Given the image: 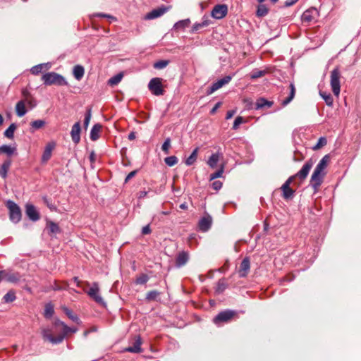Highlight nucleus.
Wrapping results in <instances>:
<instances>
[{"label": "nucleus", "instance_id": "obj_1", "mask_svg": "<svg viewBox=\"0 0 361 361\" xmlns=\"http://www.w3.org/2000/svg\"><path fill=\"white\" fill-rule=\"evenodd\" d=\"M329 161V155H325L323 157V158L319 161L315 167L314 172L312 174L310 185L314 189V192L318 190V188L323 182L324 177L326 174L325 169L327 167Z\"/></svg>", "mask_w": 361, "mask_h": 361}, {"label": "nucleus", "instance_id": "obj_2", "mask_svg": "<svg viewBox=\"0 0 361 361\" xmlns=\"http://www.w3.org/2000/svg\"><path fill=\"white\" fill-rule=\"evenodd\" d=\"M56 325H61L63 326V332L61 334L57 336H53L51 334V330L49 329H44L42 331V337L44 340H47L49 342H51L53 344H59L61 343L66 336L69 333H75L78 329L77 328H71L68 326L64 322L61 321H56Z\"/></svg>", "mask_w": 361, "mask_h": 361}, {"label": "nucleus", "instance_id": "obj_3", "mask_svg": "<svg viewBox=\"0 0 361 361\" xmlns=\"http://www.w3.org/2000/svg\"><path fill=\"white\" fill-rule=\"evenodd\" d=\"M42 80H43L45 85H68V82L64 77L55 72H49L44 74L42 77Z\"/></svg>", "mask_w": 361, "mask_h": 361}, {"label": "nucleus", "instance_id": "obj_4", "mask_svg": "<svg viewBox=\"0 0 361 361\" xmlns=\"http://www.w3.org/2000/svg\"><path fill=\"white\" fill-rule=\"evenodd\" d=\"M236 315L237 312L235 310H225L220 312L213 318V322L217 326H221L224 323L230 322Z\"/></svg>", "mask_w": 361, "mask_h": 361}, {"label": "nucleus", "instance_id": "obj_5", "mask_svg": "<svg viewBox=\"0 0 361 361\" xmlns=\"http://www.w3.org/2000/svg\"><path fill=\"white\" fill-rule=\"evenodd\" d=\"M88 296L93 300L96 303L99 304L102 307L106 306V302L104 301L103 298L100 294V289L99 286V283L97 282H94L90 289L86 291Z\"/></svg>", "mask_w": 361, "mask_h": 361}, {"label": "nucleus", "instance_id": "obj_6", "mask_svg": "<svg viewBox=\"0 0 361 361\" xmlns=\"http://www.w3.org/2000/svg\"><path fill=\"white\" fill-rule=\"evenodd\" d=\"M330 77V85L332 92L336 97H338L341 90L340 79L341 77L338 68H335L331 71Z\"/></svg>", "mask_w": 361, "mask_h": 361}, {"label": "nucleus", "instance_id": "obj_7", "mask_svg": "<svg viewBox=\"0 0 361 361\" xmlns=\"http://www.w3.org/2000/svg\"><path fill=\"white\" fill-rule=\"evenodd\" d=\"M6 207L9 210L10 220L14 224L18 223L22 216L20 207L12 200L7 201Z\"/></svg>", "mask_w": 361, "mask_h": 361}, {"label": "nucleus", "instance_id": "obj_8", "mask_svg": "<svg viewBox=\"0 0 361 361\" xmlns=\"http://www.w3.org/2000/svg\"><path fill=\"white\" fill-rule=\"evenodd\" d=\"M149 91L155 96L163 95L164 90L162 85V79L160 78H154L148 83Z\"/></svg>", "mask_w": 361, "mask_h": 361}, {"label": "nucleus", "instance_id": "obj_9", "mask_svg": "<svg viewBox=\"0 0 361 361\" xmlns=\"http://www.w3.org/2000/svg\"><path fill=\"white\" fill-rule=\"evenodd\" d=\"M314 165V161L312 159L307 160L302 169L294 176H292L291 177H293V180L295 178H298L300 181H303L306 179L310 171Z\"/></svg>", "mask_w": 361, "mask_h": 361}, {"label": "nucleus", "instance_id": "obj_10", "mask_svg": "<svg viewBox=\"0 0 361 361\" xmlns=\"http://www.w3.org/2000/svg\"><path fill=\"white\" fill-rule=\"evenodd\" d=\"M228 13V6L226 4L216 5L212 11V16L215 19H222Z\"/></svg>", "mask_w": 361, "mask_h": 361}, {"label": "nucleus", "instance_id": "obj_11", "mask_svg": "<svg viewBox=\"0 0 361 361\" xmlns=\"http://www.w3.org/2000/svg\"><path fill=\"white\" fill-rule=\"evenodd\" d=\"M232 79V77L231 75H226L223 78H221L214 82L207 90V94H210L216 91L217 90L222 87L224 85L228 84Z\"/></svg>", "mask_w": 361, "mask_h": 361}, {"label": "nucleus", "instance_id": "obj_12", "mask_svg": "<svg viewBox=\"0 0 361 361\" xmlns=\"http://www.w3.org/2000/svg\"><path fill=\"white\" fill-rule=\"evenodd\" d=\"M293 181V177H289L281 186L283 197L286 200L293 197L295 191L290 188V185Z\"/></svg>", "mask_w": 361, "mask_h": 361}, {"label": "nucleus", "instance_id": "obj_13", "mask_svg": "<svg viewBox=\"0 0 361 361\" xmlns=\"http://www.w3.org/2000/svg\"><path fill=\"white\" fill-rule=\"evenodd\" d=\"M318 12L316 8H310L306 10L301 16L302 22L304 23H310L316 21Z\"/></svg>", "mask_w": 361, "mask_h": 361}, {"label": "nucleus", "instance_id": "obj_14", "mask_svg": "<svg viewBox=\"0 0 361 361\" xmlns=\"http://www.w3.org/2000/svg\"><path fill=\"white\" fill-rule=\"evenodd\" d=\"M4 276V280L10 283H17L20 280L21 276L18 272L1 270Z\"/></svg>", "mask_w": 361, "mask_h": 361}, {"label": "nucleus", "instance_id": "obj_15", "mask_svg": "<svg viewBox=\"0 0 361 361\" xmlns=\"http://www.w3.org/2000/svg\"><path fill=\"white\" fill-rule=\"evenodd\" d=\"M212 218L210 215L206 214L202 218H201L198 222V226L201 231L206 232L212 226Z\"/></svg>", "mask_w": 361, "mask_h": 361}, {"label": "nucleus", "instance_id": "obj_16", "mask_svg": "<svg viewBox=\"0 0 361 361\" xmlns=\"http://www.w3.org/2000/svg\"><path fill=\"white\" fill-rule=\"evenodd\" d=\"M25 213L28 218L32 221H37L39 219L40 216L36 207L31 204H27L25 206Z\"/></svg>", "mask_w": 361, "mask_h": 361}, {"label": "nucleus", "instance_id": "obj_17", "mask_svg": "<svg viewBox=\"0 0 361 361\" xmlns=\"http://www.w3.org/2000/svg\"><path fill=\"white\" fill-rule=\"evenodd\" d=\"M80 122H76L71 128V135L73 142L75 144H78L80 140Z\"/></svg>", "mask_w": 361, "mask_h": 361}, {"label": "nucleus", "instance_id": "obj_18", "mask_svg": "<svg viewBox=\"0 0 361 361\" xmlns=\"http://www.w3.org/2000/svg\"><path fill=\"white\" fill-rule=\"evenodd\" d=\"M167 11V8L164 6H161L159 8H157L156 9H153L152 11L149 12L145 16V19L147 20H152L157 18H159L164 15Z\"/></svg>", "mask_w": 361, "mask_h": 361}, {"label": "nucleus", "instance_id": "obj_19", "mask_svg": "<svg viewBox=\"0 0 361 361\" xmlns=\"http://www.w3.org/2000/svg\"><path fill=\"white\" fill-rule=\"evenodd\" d=\"M250 268V262L248 257H245L243 259V261L240 263V268L238 270V274L240 277H245Z\"/></svg>", "mask_w": 361, "mask_h": 361}, {"label": "nucleus", "instance_id": "obj_20", "mask_svg": "<svg viewBox=\"0 0 361 361\" xmlns=\"http://www.w3.org/2000/svg\"><path fill=\"white\" fill-rule=\"evenodd\" d=\"M56 146V143L54 142H49L44 150L43 154L42 156V162L46 163L51 157V152Z\"/></svg>", "mask_w": 361, "mask_h": 361}, {"label": "nucleus", "instance_id": "obj_21", "mask_svg": "<svg viewBox=\"0 0 361 361\" xmlns=\"http://www.w3.org/2000/svg\"><path fill=\"white\" fill-rule=\"evenodd\" d=\"M141 345H142V340H141L140 336H138L135 338L133 345L129 346L127 348H126V351L129 352V353H141L142 351V348H141Z\"/></svg>", "mask_w": 361, "mask_h": 361}, {"label": "nucleus", "instance_id": "obj_22", "mask_svg": "<svg viewBox=\"0 0 361 361\" xmlns=\"http://www.w3.org/2000/svg\"><path fill=\"white\" fill-rule=\"evenodd\" d=\"M210 20L209 19V18L207 16H204L202 18V22L200 23H195L192 27V29L190 30V32L191 33H195L198 31H200L201 29L204 28V27H207L208 25H210Z\"/></svg>", "mask_w": 361, "mask_h": 361}, {"label": "nucleus", "instance_id": "obj_23", "mask_svg": "<svg viewBox=\"0 0 361 361\" xmlns=\"http://www.w3.org/2000/svg\"><path fill=\"white\" fill-rule=\"evenodd\" d=\"M102 126L99 123H96L91 129L90 137L92 141H96L99 137V133Z\"/></svg>", "mask_w": 361, "mask_h": 361}, {"label": "nucleus", "instance_id": "obj_24", "mask_svg": "<svg viewBox=\"0 0 361 361\" xmlns=\"http://www.w3.org/2000/svg\"><path fill=\"white\" fill-rule=\"evenodd\" d=\"M11 166V159H6V161H4L0 168V176H1L3 178H6L7 177L8 171L10 169Z\"/></svg>", "mask_w": 361, "mask_h": 361}, {"label": "nucleus", "instance_id": "obj_25", "mask_svg": "<svg viewBox=\"0 0 361 361\" xmlns=\"http://www.w3.org/2000/svg\"><path fill=\"white\" fill-rule=\"evenodd\" d=\"M272 104H273L272 102L268 101L266 99L261 97L257 100L256 104H255V109H262L264 107L269 108L272 106Z\"/></svg>", "mask_w": 361, "mask_h": 361}, {"label": "nucleus", "instance_id": "obj_26", "mask_svg": "<svg viewBox=\"0 0 361 361\" xmlns=\"http://www.w3.org/2000/svg\"><path fill=\"white\" fill-rule=\"evenodd\" d=\"M73 73L76 80H80L84 76L85 69L83 66L80 65H76L73 68Z\"/></svg>", "mask_w": 361, "mask_h": 361}, {"label": "nucleus", "instance_id": "obj_27", "mask_svg": "<svg viewBox=\"0 0 361 361\" xmlns=\"http://www.w3.org/2000/svg\"><path fill=\"white\" fill-rule=\"evenodd\" d=\"M188 260V255L185 252H182L178 255L176 263L178 267H182L185 264Z\"/></svg>", "mask_w": 361, "mask_h": 361}, {"label": "nucleus", "instance_id": "obj_28", "mask_svg": "<svg viewBox=\"0 0 361 361\" xmlns=\"http://www.w3.org/2000/svg\"><path fill=\"white\" fill-rule=\"evenodd\" d=\"M16 114L19 117H22L25 115L27 111L25 109V102L23 100L19 101L16 106Z\"/></svg>", "mask_w": 361, "mask_h": 361}, {"label": "nucleus", "instance_id": "obj_29", "mask_svg": "<svg viewBox=\"0 0 361 361\" xmlns=\"http://www.w3.org/2000/svg\"><path fill=\"white\" fill-rule=\"evenodd\" d=\"M295 85H294L293 83H290V94H289L288 97L286 99L283 100V102H281V104L283 106H285L287 104H288L293 99V98L295 97Z\"/></svg>", "mask_w": 361, "mask_h": 361}, {"label": "nucleus", "instance_id": "obj_30", "mask_svg": "<svg viewBox=\"0 0 361 361\" xmlns=\"http://www.w3.org/2000/svg\"><path fill=\"white\" fill-rule=\"evenodd\" d=\"M199 148L196 147L191 154L186 159L185 161V164L187 166H191L197 160V154H198Z\"/></svg>", "mask_w": 361, "mask_h": 361}, {"label": "nucleus", "instance_id": "obj_31", "mask_svg": "<svg viewBox=\"0 0 361 361\" xmlns=\"http://www.w3.org/2000/svg\"><path fill=\"white\" fill-rule=\"evenodd\" d=\"M190 24V20L189 18L181 20L176 23L173 25L175 30H184L188 27Z\"/></svg>", "mask_w": 361, "mask_h": 361}, {"label": "nucleus", "instance_id": "obj_32", "mask_svg": "<svg viewBox=\"0 0 361 361\" xmlns=\"http://www.w3.org/2000/svg\"><path fill=\"white\" fill-rule=\"evenodd\" d=\"M227 283L225 281V279H221L218 281L216 287L215 288V293L217 294L222 293L227 288Z\"/></svg>", "mask_w": 361, "mask_h": 361}, {"label": "nucleus", "instance_id": "obj_33", "mask_svg": "<svg viewBox=\"0 0 361 361\" xmlns=\"http://www.w3.org/2000/svg\"><path fill=\"white\" fill-rule=\"evenodd\" d=\"M319 94L325 101L326 105L331 106L333 104L334 99L330 93L324 91H319Z\"/></svg>", "mask_w": 361, "mask_h": 361}, {"label": "nucleus", "instance_id": "obj_34", "mask_svg": "<svg viewBox=\"0 0 361 361\" xmlns=\"http://www.w3.org/2000/svg\"><path fill=\"white\" fill-rule=\"evenodd\" d=\"M219 160V155L218 153L212 154L207 161V164L211 168H215L217 165V163Z\"/></svg>", "mask_w": 361, "mask_h": 361}, {"label": "nucleus", "instance_id": "obj_35", "mask_svg": "<svg viewBox=\"0 0 361 361\" xmlns=\"http://www.w3.org/2000/svg\"><path fill=\"white\" fill-rule=\"evenodd\" d=\"M269 9L264 4H260L257 8L256 16L257 17H264L267 15Z\"/></svg>", "mask_w": 361, "mask_h": 361}, {"label": "nucleus", "instance_id": "obj_36", "mask_svg": "<svg viewBox=\"0 0 361 361\" xmlns=\"http://www.w3.org/2000/svg\"><path fill=\"white\" fill-rule=\"evenodd\" d=\"M123 77V73H118V74L114 75L113 77H111L108 80V84L111 86L116 85L121 81Z\"/></svg>", "mask_w": 361, "mask_h": 361}, {"label": "nucleus", "instance_id": "obj_37", "mask_svg": "<svg viewBox=\"0 0 361 361\" xmlns=\"http://www.w3.org/2000/svg\"><path fill=\"white\" fill-rule=\"evenodd\" d=\"M45 121L44 120H35L30 123V126L32 128V132H34L36 130H39L43 128L45 126Z\"/></svg>", "mask_w": 361, "mask_h": 361}, {"label": "nucleus", "instance_id": "obj_38", "mask_svg": "<svg viewBox=\"0 0 361 361\" xmlns=\"http://www.w3.org/2000/svg\"><path fill=\"white\" fill-rule=\"evenodd\" d=\"M15 147L4 145L0 147V153L6 154L8 156L12 155L16 151Z\"/></svg>", "mask_w": 361, "mask_h": 361}, {"label": "nucleus", "instance_id": "obj_39", "mask_svg": "<svg viewBox=\"0 0 361 361\" xmlns=\"http://www.w3.org/2000/svg\"><path fill=\"white\" fill-rule=\"evenodd\" d=\"M47 228L50 233L56 234L61 232L58 224L51 221L47 223Z\"/></svg>", "mask_w": 361, "mask_h": 361}, {"label": "nucleus", "instance_id": "obj_40", "mask_svg": "<svg viewBox=\"0 0 361 361\" xmlns=\"http://www.w3.org/2000/svg\"><path fill=\"white\" fill-rule=\"evenodd\" d=\"M16 299V293L14 290H11L4 296L3 300L5 302H12Z\"/></svg>", "mask_w": 361, "mask_h": 361}, {"label": "nucleus", "instance_id": "obj_41", "mask_svg": "<svg viewBox=\"0 0 361 361\" xmlns=\"http://www.w3.org/2000/svg\"><path fill=\"white\" fill-rule=\"evenodd\" d=\"M267 71L266 70H258L254 69L250 73V78L251 79H257L261 78L267 74Z\"/></svg>", "mask_w": 361, "mask_h": 361}, {"label": "nucleus", "instance_id": "obj_42", "mask_svg": "<svg viewBox=\"0 0 361 361\" xmlns=\"http://www.w3.org/2000/svg\"><path fill=\"white\" fill-rule=\"evenodd\" d=\"M161 293L157 290L149 291L146 295V300L148 301L157 300V298L160 295Z\"/></svg>", "mask_w": 361, "mask_h": 361}, {"label": "nucleus", "instance_id": "obj_43", "mask_svg": "<svg viewBox=\"0 0 361 361\" xmlns=\"http://www.w3.org/2000/svg\"><path fill=\"white\" fill-rule=\"evenodd\" d=\"M54 313V306L51 303L45 305L44 315L46 318H51Z\"/></svg>", "mask_w": 361, "mask_h": 361}, {"label": "nucleus", "instance_id": "obj_44", "mask_svg": "<svg viewBox=\"0 0 361 361\" xmlns=\"http://www.w3.org/2000/svg\"><path fill=\"white\" fill-rule=\"evenodd\" d=\"M16 129V125L15 123H11L9 127L5 130L4 136L12 139L13 138L14 131Z\"/></svg>", "mask_w": 361, "mask_h": 361}, {"label": "nucleus", "instance_id": "obj_45", "mask_svg": "<svg viewBox=\"0 0 361 361\" xmlns=\"http://www.w3.org/2000/svg\"><path fill=\"white\" fill-rule=\"evenodd\" d=\"M178 161V158L176 156L167 157L164 159L165 164L169 166H173L176 165Z\"/></svg>", "mask_w": 361, "mask_h": 361}, {"label": "nucleus", "instance_id": "obj_46", "mask_svg": "<svg viewBox=\"0 0 361 361\" xmlns=\"http://www.w3.org/2000/svg\"><path fill=\"white\" fill-rule=\"evenodd\" d=\"M92 116V109L90 107H88L86 110V113L85 115V119H84V127L87 128L88 127V125L90 123V119Z\"/></svg>", "mask_w": 361, "mask_h": 361}, {"label": "nucleus", "instance_id": "obj_47", "mask_svg": "<svg viewBox=\"0 0 361 361\" xmlns=\"http://www.w3.org/2000/svg\"><path fill=\"white\" fill-rule=\"evenodd\" d=\"M170 147H171V138L167 137L165 139L164 143L162 144L161 149L166 154H168L169 153Z\"/></svg>", "mask_w": 361, "mask_h": 361}, {"label": "nucleus", "instance_id": "obj_48", "mask_svg": "<svg viewBox=\"0 0 361 361\" xmlns=\"http://www.w3.org/2000/svg\"><path fill=\"white\" fill-rule=\"evenodd\" d=\"M149 278L147 274H142L138 277H137L135 283L137 284L143 285L149 281Z\"/></svg>", "mask_w": 361, "mask_h": 361}, {"label": "nucleus", "instance_id": "obj_49", "mask_svg": "<svg viewBox=\"0 0 361 361\" xmlns=\"http://www.w3.org/2000/svg\"><path fill=\"white\" fill-rule=\"evenodd\" d=\"M63 310H64V312L65 314L73 322H77L78 323L80 319L79 318L76 316V315H74L72 312V311L71 310H69L68 308L67 307H64L63 308Z\"/></svg>", "mask_w": 361, "mask_h": 361}, {"label": "nucleus", "instance_id": "obj_50", "mask_svg": "<svg viewBox=\"0 0 361 361\" xmlns=\"http://www.w3.org/2000/svg\"><path fill=\"white\" fill-rule=\"evenodd\" d=\"M47 64L45 63H41L37 66H33L30 71L33 75H38L39 73L42 71V69L44 66H47Z\"/></svg>", "mask_w": 361, "mask_h": 361}, {"label": "nucleus", "instance_id": "obj_51", "mask_svg": "<svg viewBox=\"0 0 361 361\" xmlns=\"http://www.w3.org/2000/svg\"><path fill=\"white\" fill-rule=\"evenodd\" d=\"M169 64V61L166 60H160L154 63V68L156 69H163Z\"/></svg>", "mask_w": 361, "mask_h": 361}, {"label": "nucleus", "instance_id": "obj_52", "mask_svg": "<svg viewBox=\"0 0 361 361\" xmlns=\"http://www.w3.org/2000/svg\"><path fill=\"white\" fill-rule=\"evenodd\" d=\"M245 122V120L242 116H237L234 121L233 129L237 130L239 128V126Z\"/></svg>", "mask_w": 361, "mask_h": 361}, {"label": "nucleus", "instance_id": "obj_53", "mask_svg": "<svg viewBox=\"0 0 361 361\" xmlns=\"http://www.w3.org/2000/svg\"><path fill=\"white\" fill-rule=\"evenodd\" d=\"M326 139L324 137H321L317 145L313 147V149L316 150V149H320L321 147H324V145H326Z\"/></svg>", "mask_w": 361, "mask_h": 361}, {"label": "nucleus", "instance_id": "obj_54", "mask_svg": "<svg viewBox=\"0 0 361 361\" xmlns=\"http://www.w3.org/2000/svg\"><path fill=\"white\" fill-rule=\"evenodd\" d=\"M223 172H224V166H222L220 169H219L218 171H216V172H214L210 175V179L214 180L217 178H220L222 176Z\"/></svg>", "mask_w": 361, "mask_h": 361}, {"label": "nucleus", "instance_id": "obj_55", "mask_svg": "<svg viewBox=\"0 0 361 361\" xmlns=\"http://www.w3.org/2000/svg\"><path fill=\"white\" fill-rule=\"evenodd\" d=\"M93 16H96V17L106 18L111 19L113 21H116V18H115L114 16H112L109 14L103 13H96Z\"/></svg>", "mask_w": 361, "mask_h": 361}, {"label": "nucleus", "instance_id": "obj_56", "mask_svg": "<svg viewBox=\"0 0 361 361\" xmlns=\"http://www.w3.org/2000/svg\"><path fill=\"white\" fill-rule=\"evenodd\" d=\"M43 202H44V204H47V206L51 209V210H55L56 209V207L51 203L50 202L49 198L46 196L43 197Z\"/></svg>", "mask_w": 361, "mask_h": 361}, {"label": "nucleus", "instance_id": "obj_57", "mask_svg": "<svg viewBox=\"0 0 361 361\" xmlns=\"http://www.w3.org/2000/svg\"><path fill=\"white\" fill-rule=\"evenodd\" d=\"M221 187H222V183L221 181H219V180L214 181L212 183V188L215 190H220L221 188Z\"/></svg>", "mask_w": 361, "mask_h": 361}, {"label": "nucleus", "instance_id": "obj_58", "mask_svg": "<svg viewBox=\"0 0 361 361\" xmlns=\"http://www.w3.org/2000/svg\"><path fill=\"white\" fill-rule=\"evenodd\" d=\"M151 232H152V230H151L149 224L144 226L142 229V235H147V234L151 233Z\"/></svg>", "mask_w": 361, "mask_h": 361}, {"label": "nucleus", "instance_id": "obj_59", "mask_svg": "<svg viewBox=\"0 0 361 361\" xmlns=\"http://www.w3.org/2000/svg\"><path fill=\"white\" fill-rule=\"evenodd\" d=\"M137 170H134V171H131L130 173H129L125 179V182L126 183L129 180L133 178L137 174Z\"/></svg>", "mask_w": 361, "mask_h": 361}, {"label": "nucleus", "instance_id": "obj_60", "mask_svg": "<svg viewBox=\"0 0 361 361\" xmlns=\"http://www.w3.org/2000/svg\"><path fill=\"white\" fill-rule=\"evenodd\" d=\"M221 102H217L215 104V106L212 109L210 114H214L216 111V110L221 106Z\"/></svg>", "mask_w": 361, "mask_h": 361}, {"label": "nucleus", "instance_id": "obj_61", "mask_svg": "<svg viewBox=\"0 0 361 361\" xmlns=\"http://www.w3.org/2000/svg\"><path fill=\"white\" fill-rule=\"evenodd\" d=\"M235 114V111L234 110L228 111L226 113V119L228 120V119L231 118L234 116Z\"/></svg>", "mask_w": 361, "mask_h": 361}, {"label": "nucleus", "instance_id": "obj_62", "mask_svg": "<svg viewBox=\"0 0 361 361\" xmlns=\"http://www.w3.org/2000/svg\"><path fill=\"white\" fill-rule=\"evenodd\" d=\"M298 0H287L285 2V6L288 7L295 4Z\"/></svg>", "mask_w": 361, "mask_h": 361}, {"label": "nucleus", "instance_id": "obj_63", "mask_svg": "<svg viewBox=\"0 0 361 361\" xmlns=\"http://www.w3.org/2000/svg\"><path fill=\"white\" fill-rule=\"evenodd\" d=\"M128 137V140H135L136 137L135 133V132L130 133Z\"/></svg>", "mask_w": 361, "mask_h": 361}, {"label": "nucleus", "instance_id": "obj_64", "mask_svg": "<svg viewBox=\"0 0 361 361\" xmlns=\"http://www.w3.org/2000/svg\"><path fill=\"white\" fill-rule=\"evenodd\" d=\"M179 207L181 209L185 210V209H188V204H187L186 202H183V203L180 204Z\"/></svg>", "mask_w": 361, "mask_h": 361}]
</instances>
